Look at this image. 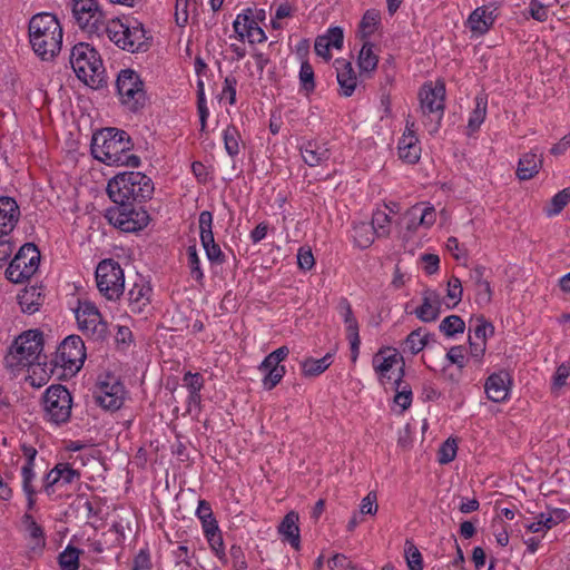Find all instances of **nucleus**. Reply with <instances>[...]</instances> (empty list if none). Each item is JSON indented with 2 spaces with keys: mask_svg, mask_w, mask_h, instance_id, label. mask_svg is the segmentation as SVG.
Listing matches in <instances>:
<instances>
[{
  "mask_svg": "<svg viewBox=\"0 0 570 570\" xmlns=\"http://www.w3.org/2000/svg\"><path fill=\"white\" fill-rule=\"evenodd\" d=\"M476 326L471 335L474 340L487 342L488 331L490 334L493 333V326L488 323L483 317L476 318Z\"/></svg>",
  "mask_w": 570,
  "mask_h": 570,
  "instance_id": "nucleus-60",
  "label": "nucleus"
},
{
  "mask_svg": "<svg viewBox=\"0 0 570 570\" xmlns=\"http://www.w3.org/2000/svg\"><path fill=\"white\" fill-rule=\"evenodd\" d=\"M507 377L505 373L492 374L488 377L484 390L489 400L499 403L507 399L509 393Z\"/></svg>",
  "mask_w": 570,
  "mask_h": 570,
  "instance_id": "nucleus-29",
  "label": "nucleus"
},
{
  "mask_svg": "<svg viewBox=\"0 0 570 570\" xmlns=\"http://www.w3.org/2000/svg\"><path fill=\"white\" fill-rule=\"evenodd\" d=\"M327 40L331 48L341 49L343 46L344 33L341 27H332L326 33L322 35Z\"/></svg>",
  "mask_w": 570,
  "mask_h": 570,
  "instance_id": "nucleus-55",
  "label": "nucleus"
},
{
  "mask_svg": "<svg viewBox=\"0 0 570 570\" xmlns=\"http://www.w3.org/2000/svg\"><path fill=\"white\" fill-rule=\"evenodd\" d=\"M85 358L86 347L83 341L78 335H70L60 343L52 362L55 366L70 373H76L81 368Z\"/></svg>",
  "mask_w": 570,
  "mask_h": 570,
  "instance_id": "nucleus-11",
  "label": "nucleus"
},
{
  "mask_svg": "<svg viewBox=\"0 0 570 570\" xmlns=\"http://www.w3.org/2000/svg\"><path fill=\"white\" fill-rule=\"evenodd\" d=\"M487 268L476 266L470 272V281L475 286V301L479 305H487L492 299V289L488 279L484 278Z\"/></svg>",
  "mask_w": 570,
  "mask_h": 570,
  "instance_id": "nucleus-26",
  "label": "nucleus"
},
{
  "mask_svg": "<svg viewBox=\"0 0 570 570\" xmlns=\"http://www.w3.org/2000/svg\"><path fill=\"white\" fill-rule=\"evenodd\" d=\"M76 24L88 35L99 36L105 28L106 14L98 0H69Z\"/></svg>",
  "mask_w": 570,
  "mask_h": 570,
  "instance_id": "nucleus-7",
  "label": "nucleus"
},
{
  "mask_svg": "<svg viewBox=\"0 0 570 570\" xmlns=\"http://www.w3.org/2000/svg\"><path fill=\"white\" fill-rule=\"evenodd\" d=\"M299 81L303 90L308 95L315 89L314 70L308 61H304L299 69Z\"/></svg>",
  "mask_w": 570,
  "mask_h": 570,
  "instance_id": "nucleus-46",
  "label": "nucleus"
},
{
  "mask_svg": "<svg viewBox=\"0 0 570 570\" xmlns=\"http://www.w3.org/2000/svg\"><path fill=\"white\" fill-rule=\"evenodd\" d=\"M46 358L38 360L32 365L28 366L29 376L28 380L30 381V384L36 387H40L45 385L55 371V363L51 361L50 364H48Z\"/></svg>",
  "mask_w": 570,
  "mask_h": 570,
  "instance_id": "nucleus-31",
  "label": "nucleus"
},
{
  "mask_svg": "<svg viewBox=\"0 0 570 570\" xmlns=\"http://www.w3.org/2000/svg\"><path fill=\"white\" fill-rule=\"evenodd\" d=\"M252 21L254 20L246 14H238L237 18L235 19L233 23L234 31L237 33L238 38L242 41L247 37V31H249Z\"/></svg>",
  "mask_w": 570,
  "mask_h": 570,
  "instance_id": "nucleus-54",
  "label": "nucleus"
},
{
  "mask_svg": "<svg viewBox=\"0 0 570 570\" xmlns=\"http://www.w3.org/2000/svg\"><path fill=\"white\" fill-rule=\"evenodd\" d=\"M20 208L17 202L7 196L0 197V237L8 236L17 226Z\"/></svg>",
  "mask_w": 570,
  "mask_h": 570,
  "instance_id": "nucleus-19",
  "label": "nucleus"
},
{
  "mask_svg": "<svg viewBox=\"0 0 570 570\" xmlns=\"http://www.w3.org/2000/svg\"><path fill=\"white\" fill-rule=\"evenodd\" d=\"M332 355L326 354L324 357L315 360V358H306L302 362V372L305 376H317L322 374L332 363Z\"/></svg>",
  "mask_w": 570,
  "mask_h": 570,
  "instance_id": "nucleus-38",
  "label": "nucleus"
},
{
  "mask_svg": "<svg viewBox=\"0 0 570 570\" xmlns=\"http://www.w3.org/2000/svg\"><path fill=\"white\" fill-rule=\"evenodd\" d=\"M400 158L409 164H415L421 156V147L415 135V121L409 116L405 131L399 141Z\"/></svg>",
  "mask_w": 570,
  "mask_h": 570,
  "instance_id": "nucleus-18",
  "label": "nucleus"
},
{
  "mask_svg": "<svg viewBox=\"0 0 570 570\" xmlns=\"http://www.w3.org/2000/svg\"><path fill=\"white\" fill-rule=\"evenodd\" d=\"M127 24L120 19H112L110 21L105 20V28L102 32H106L108 38L119 48L122 49V40H125Z\"/></svg>",
  "mask_w": 570,
  "mask_h": 570,
  "instance_id": "nucleus-37",
  "label": "nucleus"
},
{
  "mask_svg": "<svg viewBox=\"0 0 570 570\" xmlns=\"http://www.w3.org/2000/svg\"><path fill=\"white\" fill-rule=\"evenodd\" d=\"M134 144L125 130L104 128L96 132L91 139L92 156L108 166L138 167V156L129 154Z\"/></svg>",
  "mask_w": 570,
  "mask_h": 570,
  "instance_id": "nucleus-1",
  "label": "nucleus"
},
{
  "mask_svg": "<svg viewBox=\"0 0 570 570\" xmlns=\"http://www.w3.org/2000/svg\"><path fill=\"white\" fill-rule=\"evenodd\" d=\"M336 78L341 87V95L351 97L357 86V76L350 61L337 59L335 60Z\"/></svg>",
  "mask_w": 570,
  "mask_h": 570,
  "instance_id": "nucleus-23",
  "label": "nucleus"
},
{
  "mask_svg": "<svg viewBox=\"0 0 570 570\" xmlns=\"http://www.w3.org/2000/svg\"><path fill=\"white\" fill-rule=\"evenodd\" d=\"M126 390L124 384L115 376H107L101 381L95 391L96 403L108 411L119 410L125 401Z\"/></svg>",
  "mask_w": 570,
  "mask_h": 570,
  "instance_id": "nucleus-15",
  "label": "nucleus"
},
{
  "mask_svg": "<svg viewBox=\"0 0 570 570\" xmlns=\"http://www.w3.org/2000/svg\"><path fill=\"white\" fill-rule=\"evenodd\" d=\"M236 86L237 80L233 76H228L225 78L223 95L228 98L229 105H234L236 102Z\"/></svg>",
  "mask_w": 570,
  "mask_h": 570,
  "instance_id": "nucleus-63",
  "label": "nucleus"
},
{
  "mask_svg": "<svg viewBox=\"0 0 570 570\" xmlns=\"http://www.w3.org/2000/svg\"><path fill=\"white\" fill-rule=\"evenodd\" d=\"M97 287L102 296L109 301H117L125 289V274L114 259L101 261L96 268Z\"/></svg>",
  "mask_w": 570,
  "mask_h": 570,
  "instance_id": "nucleus-8",
  "label": "nucleus"
},
{
  "mask_svg": "<svg viewBox=\"0 0 570 570\" xmlns=\"http://www.w3.org/2000/svg\"><path fill=\"white\" fill-rule=\"evenodd\" d=\"M529 11L531 17L537 21L543 22L548 19L547 7L540 3L538 0L530 1Z\"/></svg>",
  "mask_w": 570,
  "mask_h": 570,
  "instance_id": "nucleus-62",
  "label": "nucleus"
},
{
  "mask_svg": "<svg viewBox=\"0 0 570 570\" xmlns=\"http://www.w3.org/2000/svg\"><path fill=\"white\" fill-rule=\"evenodd\" d=\"M462 292H463L462 283H461L460 278L452 276L448 283V293H446L448 297L451 301H453L451 307H454L460 303V301L462 298Z\"/></svg>",
  "mask_w": 570,
  "mask_h": 570,
  "instance_id": "nucleus-51",
  "label": "nucleus"
},
{
  "mask_svg": "<svg viewBox=\"0 0 570 570\" xmlns=\"http://www.w3.org/2000/svg\"><path fill=\"white\" fill-rule=\"evenodd\" d=\"M22 523L28 532L29 538L32 540V550H41L46 546V538L43 529L35 521L31 514L26 513L22 517Z\"/></svg>",
  "mask_w": 570,
  "mask_h": 570,
  "instance_id": "nucleus-33",
  "label": "nucleus"
},
{
  "mask_svg": "<svg viewBox=\"0 0 570 570\" xmlns=\"http://www.w3.org/2000/svg\"><path fill=\"white\" fill-rule=\"evenodd\" d=\"M80 472L69 463L56 464L45 476L43 489L48 495L55 492L53 488L68 485L80 480Z\"/></svg>",
  "mask_w": 570,
  "mask_h": 570,
  "instance_id": "nucleus-17",
  "label": "nucleus"
},
{
  "mask_svg": "<svg viewBox=\"0 0 570 570\" xmlns=\"http://www.w3.org/2000/svg\"><path fill=\"white\" fill-rule=\"evenodd\" d=\"M416 317L425 323L435 321L441 313V296L434 289L423 292L422 304L415 309Z\"/></svg>",
  "mask_w": 570,
  "mask_h": 570,
  "instance_id": "nucleus-20",
  "label": "nucleus"
},
{
  "mask_svg": "<svg viewBox=\"0 0 570 570\" xmlns=\"http://www.w3.org/2000/svg\"><path fill=\"white\" fill-rule=\"evenodd\" d=\"M79 330L94 341H104L108 336V325L99 309L90 302H80L76 309Z\"/></svg>",
  "mask_w": 570,
  "mask_h": 570,
  "instance_id": "nucleus-13",
  "label": "nucleus"
},
{
  "mask_svg": "<svg viewBox=\"0 0 570 570\" xmlns=\"http://www.w3.org/2000/svg\"><path fill=\"white\" fill-rule=\"evenodd\" d=\"M373 43L365 41L358 53L357 63L362 71H374L377 67L379 57L374 53Z\"/></svg>",
  "mask_w": 570,
  "mask_h": 570,
  "instance_id": "nucleus-36",
  "label": "nucleus"
},
{
  "mask_svg": "<svg viewBox=\"0 0 570 570\" xmlns=\"http://www.w3.org/2000/svg\"><path fill=\"white\" fill-rule=\"evenodd\" d=\"M223 138H224V146H225L226 153L230 157L237 156L240 151V148H239L240 134H239L238 129L235 126H228L224 130Z\"/></svg>",
  "mask_w": 570,
  "mask_h": 570,
  "instance_id": "nucleus-41",
  "label": "nucleus"
},
{
  "mask_svg": "<svg viewBox=\"0 0 570 570\" xmlns=\"http://www.w3.org/2000/svg\"><path fill=\"white\" fill-rule=\"evenodd\" d=\"M396 394L394 396V402L401 406L402 411H405L410 407L412 403V392L411 390H407L404 387L403 390L399 391V387L395 385Z\"/></svg>",
  "mask_w": 570,
  "mask_h": 570,
  "instance_id": "nucleus-64",
  "label": "nucleus"
},
{
  "mask_svg": "<svg viewBox=\"0 0 570 570\" xmlns=\"http://www.w3.org/2000/svg\"><path fill=\"white\" fill-rule=\"evenodd\" d=\"M43 348L42 333L30 330L19 335L11 344L4 362L11 371H20L32 365L38 360L46 358L41 355Z\"/></svg>",
  "mask_w": 570,
  "mask_h": 570,
  "instance_id": "nucleus-5",
  "label": "nucleus"
},
{
  "mask_svg": "<svg viewBox=\"0 0 570 570\" xmlns=\"http://www.w3.org/2000/svg\"><path fill=\"white\" fill-rule=\"evenodd\" d=\"M107 193L115 204L142 203L151 198L154 184L140 171L120 173L108 181Z\"/></svg>",
  "mask_w": 570,
  "mask_h": 570,
  "instance_id": "nucleus-3",
  "label": "nucleus"
},
{
  "mask_svg": "<svg viewBox=\"0 0 570 570\" xmlns=\"http://www.w3.org/2000/svg\"><path fill=\"white\" fill-rule=\"evenodd\" d=\"M377 497L375 492L367 493L366 497L363 498L360 511L362 514H371L374 515L377 512Z\"/></svg>",
  "mask_w": 570,
  "mask_h": 570,
  "instance_id": "nucleus-59",
  "label": "nucleus"
},
{
  "mask_svg": "<svg viewBox=\"0 0 570 570\" xmlns=\"http://www.w3.org/2000/svg\"><path fill=\"white\" fill-rule=\"evenodd\" d=\"M183 381L189 392H200L204 386V379L199 373L187 372Z\"/></svg>",
  "mask_w": 570,
  "mask_h": 570,
  "instance_id": "nucleus-58",
  "label": "nucleus"
},
{
  "mask_svg": "<svg viewBox=\"0 0 570 570\" xmlns=\"http://www.w3.org/2000/svg\"><path fill=\"white\" fill-rule=\"evenodd\" d=\"M331 570H356V567L344 554L336 553L328 560Z\"/></svg>",
  "mask_w": 570,
  "mask_h": 570,
  "instance_id": "nucleus-57",
  "label": "nucleus"
},
{
  "mask_svg": "<svg viewBox=\"0 0 570 570\" xmlns=\"http://www.w3.org/2000/svg\"><path fill=\"white\" fill-rule=\"evenodd\" d=\"M151 294L153 288L148 283H135L128 292L130 312L145 314L149 308Z\"/></svg>",
  "mask_w": 570,
  "mask_h": 570,
  "instance_id": "nucleus-21",
  "label": "nucleus"
},
{
  "mask_svg": "<svg viewBox=\"0 0 570 570\" xmlns=\"http://www.w3.org/2000/svg\"><path fill=\"white\" fill-rule=\"evenodd\" d=\"M488 99L481 94L475 97V107L470 115L468 127L471 131L480 128L487 116Z\"/></svg>",
  "mask_w": 570,
  "mask_h": 570,
  "instance_id": "nucleus-35",
  "label": "nucleus"
},
{
  "mask_svg": "<svg viewBox=\"0 0 570 570\" xmlns=\"http://www.w3.org/2000/svg\"><path fill=\"white\" fill-rule=\"evenodd\" d=\"M285 367L272 368L268 372H265V376L263 379V385L266 390L274 389L285 375Z\"/></svg>",
  "mask_w": 570,
  "mask_h": 570,
  "instance_id": "nucleus-53",
  "label": "nucleus"
},
{
  "mask_svg": "<svg viewBox=\"0 0 570 570\" xmlns=\"http://www.w3.org/2000/svg\"><path fill=\"white\" fill-rule=\"evenodd\" d=\"M6 276L12 283H22L26 279H29V277L24 275L23 271L19 267V261L10 262L6 269Z\"/></svg>",
  "mask_w": 570,
  "mask_h": 570,
  "instance_id": "nucleus-56",
  "label": "nucleus"
},
{
  "mask_svg": "<svg viewBox=\"0 0 570 570\" xmlns=\"http://www.w3.org/2000/svg\"><path fill=\"white\" fill-rule=\"evenodd\" d=\"M297 264L299 268L309 271L315 264L312 250L304 247L299 248L297 253Z\"/></svg>",
  "mask_w": 570,
  "mask_h": 570,
  "instance_id": "nucleus-61",
  "label": "nucleus"
},
{
  "mask_svg": "<svg viewBox=\"0 0 570 570\" xmlns=\"http://www.w3.org/2000/svg\"><path fill=\"white\" fill-rule=\"evenodd\" d=\"M389 351L381 350L373 357V367L375 372L379 374L380 382L385 385L386 383H392L400 387L402 377L404 375L402 357L393 351L390 354H386Z\"/></svg>",
  "mask_w": 570,
  "mask_h": 570,
  "instance_id": "nucleus-14",
  "label": "nucleus"
},
{
  "mask_svg": "<svg viewBox=\"0 0 570 570\" xmlns=\"http://www.w3.org/2000/svg\"><path fill=\"white\" fill-rule=\"evenodd\" d=\"M18 299L22 312L28 314L36 313L43 302L40 291L33 286L23 289Z\"/></svg>",
  "mask_w": 570,
  "mask_h": 570,
  "instance_id": "nucleus-32",
  "label": "nucleus"
},
{
  "mask_svg": "<svg viewBox=\"0 0 570 570\" xmlns=\"http://www.w3.org/2000/svg\"><path fill=\"white\" fill-rule=\"evenodd\" d=\"M199 232L200 242L206 250L207 258L212 263L222 264L224 262V254L218 244L215 243L213 234V214L208 210H203L199 214Z\"/></svg>",
  "mask_w": 570,
  "mask_h": 570,
  "instance_id": "nucleus-16",
  "label": "nucleus"
},
{
  "mask_svg": "<svg viewBox=\"0 0 570 570\" xmlns=\"http://www.w3.org/2000/svg\"><path fill=\"white\" fill-rule=\"evenodd\" d=\"M187 258H188V267L190 269V275L197 282L202 281L204 277V273L200 268V259L197 254L196 245H190L187 248Z\"/></svg>",
  "mask_w": 570,
  "mask_h": 570,
  "instance_id": "nucleus-47",
  "label": "nucleus"
},
{
  "mask_svg": "<svg viewBox=\"0 0 570 570\" xmlns=\"http://www.w3.org/2000/svg\"><path fill=\"white\" fill-rule=\"evenodd\" d=\"M542 156L535 151L524 154L518 163L517 176L521 180L533 178L542 167Z\"/></svg>",
  "mask_w": 570,
  "mask_h": 570,
  "instance_id": "nucleus-28",
  "label": "nucleus"
},
{
  "mask_svg": "<svg viewBox=\"0 0 570 570\" xmlns=\"http://www.w3.org/2000/svg\"><path fill=\"white\" fill-rule=\"evenodd\" d=\"M374 230L368 224L361 223L354 227V240L361 248H367L374 242Z\"/></svg>",
  "mask_w": 570,
  "mask_h": 570,
  "instance_id": "nucleus-42",
  "label": "nucleus"
},
{
  "mask_svg": "<svg viewBox=\"0 0 570 570\" xmlns=\"http://www.w3.org/2000/svg\"><path fill=\"white\" fill-rule=\"evenodd\" d=\"M440 331L446 336H454L463 333L465 328L464 321L458 315L446 316L439 326Z\"/></svg>",
  "mask_w": 570,
  "mask_h": 570,
  "instance_id": "nucleus-43",
  "label": "nucleus"
},
{
  "mask_svg": "<svg viewBox=\"0 0 570 570\" xmlns=\"http://www.w3.org/2000/svg\"><path fill=\"white\" fill-rule=\"evenodd\" d=\"M28 31L32 49L42 60H50L60 52L63 32L55 14H35L29 21Z\"/></svg>",
  "mask_w": 570,
  "mask_h": 570,
  "instance_id": "nucleus-2",
  "label": "nucleus"
},
{
  "mask_svg": "<svg viewBox=\"0 0 570 570\" xmlns=\"http://www.w3.org/2000/svg\"><path fill=\"white\" fill-rule=\"evenodd\" d=\"M405 558L410 570H422L423 562L419 549L410 541L405 542Z\"/></svg>",
  "mask_w": 570,
  "mask_h": 570,
  "instance_id": "nucleus-48",
  "label": "nucleus"
},
{
  "mask_svg": "<svg viewBox=\"0 0 570 570\" xmlns=\"http://www.w3.org/2000/svg\"><path fill=\"white\" fill-rule=\"evenodd\" d=\"M570 203V188H564L557 193L546 206L544 212L548 217H552L562 212V209Z\"/></svg>",
  "mask_w": 570,
  "mask_h": 570,
  "instance_id": "nucleus-40",
  "label": "nucleus"
},
{
  "mask_svg": "<svg viewBox=\"0 0 570 570\" xmlns=\"http://www.w3.org/2000/svg\"><path fill=\"white\" fill-rule=\"evenodd\" d=\"M298 514L294 511L288 512L281 524L278 525V532L284 537L289 544L298 550L299 549V528H298Z\"/></svg>",
  "mask_w": 570,
  "mask_h": 570,
  "instance_id": "nucleus-30",
  "label": "nucleus"
},
{
  "mask_svg": "<svg viewBox=\"0 0 570 570\" xmlns=\"http://www.w3.org/2000/svg\"><path fill=\"white\" fill-rule=\"evenodd\" d=\"M458 444L454 439L449 438L439 449V462L441 464H448L452 462L456 456Z\"/></svg>",
  "mask_w": 570,
  "mask_h": 570,
  "instance_id": "nucleus-49",
  "label": "nucleus"
},
{
  "mask_svg": "<svg viewBox=\"0 0 570 570\" xmlns=\"http://www.w3.org/2000/svg\"><path fill=\"white\" fill-rule=\"evenodd\" d=\"M122 40V50L129 52L147 51L149 48L148 38L142 23L135 21L127 24L126 36Z\"/></svg>",
  "mask_w": 570,
  "mask_h": 570,
  "instance_id": "nucleus-22",
  "label": "nucleus"
},
{
  "mask_svg": "<svg viewBox=\"0 0 570 570\" xmlns=\"http://www.w3.org/2000/svg\"><path fill=\"white\" fill-rule=\"evenodd\" d=\"M497 8L490 9L487 6L476 8L469 17L468 23L473 32L485 33L497 18Z\"/></svg>",
  "mask_w": 570,
  "mask_h": 570,
  "instance_id": "nucleus-25",
  "label": "nucleus"
},
{
  "mask_svg": "<svg viewBox=\"0 0 570 570\" xmlns=\"http://www.w3.org/2000/svg\"><path fill=\"white\" fill-rule=\"evenodd\" d=\"M338 311L346 325V336L358 334V323L353 314L352 306L346 298H341Z\"/></svg>",
  "mask_w": 570,
  "mask_h": 570,
  "instance_id": "nucleus-39",
  "label": "nucleus"
},
{
  "mask_svg": "<svg viewBox=\"0 0 570 570\" xmlns=\"http://www.w3.org/2000/svg\"><path fill=\"white\" fill-rule=\"evenodd\" d=\"M42 403L48 421L61 424L70 419L72 397L66 386L61 384L49 386L43 394Z\"/></svg>",
  "mask_w": 570,
  "mask_h": 570,
  "instance_id": "nucleus-9",
  "label": "nucleus"
},
{
  "mask_svg": "<svg viewBox=\"0 0 570 570\" xmlns=\"http://www.w3.org/2000/svg\"><path fill=\"white\" fill-rule=\"evenodd\" d=\"M380 16L375 11H366L361 21L362 37H368L374 32L375 26L379 23Z\"/></svg>",
  "mask_w": 570,
  "mask_h": 570,
  "instance_id": "nucleus-50",
  "label": "nucleus"
},
{
  "mask_svg": "<svg viewBox=\"0 0 570 570\" xmlns=\"http://www.w3.org/2000/svg\"><path fill=\"white\" fill-rule=\"evenodd\" d=\"M301 155L305 164L311 167L318 166L330 159V150L324 144L307 141L301 147Z\"/></svg>",
  "mask_w": 570,
  "mask_h": 570,
  "instance_id": "nucleus-27",
  "label": "nucleus"
},
{
  "mask_svg": "<svg viewBox=\"0 0 570 570\" xmlns=\"http://www.w3.org/2000/svg\"><path fill=\"white\" fill-rule=\"evenodd\" d=\"M390 216L385 212L379 209L373 214L372 223L370 226L373 227V230L377 236H387L390 233Z\"/></svg>",
  "mask_w": 570,
  "mask_h": 570,
  "instance_id": "nucleus-45",
  "label": "nucleus"
},
{
  "mask_svg": "<svg viewBox=\"0 0 570 570\" xmlns=\"http://www.w3.org/2000/svg\"><path fill=\"white\" fill-rule=\"evenodd\" d=\"M420 109L424 117V125L431 134L439 130L444 112L445 85L438 80L424 85L420 92Z\"/></svg>",
  "mask_w": 570,
  "mask_h": 570,
  "instance_id": "nucleus-6",
  "label": "nucleus"
},
{
  "mask_svg": "<svg viewBox=\"0 0 570 570\" xmlns=\"http://www.w3.org/2000/svg\"><path fill=\"white\" fill-rule=\"evenodd\" d=\"M80 551L73 547H67L59 556V564L61 570H77Z\"/></svg>",
  "mask_w": 570,
  "mask_h": 570,
  "instance_id": "nucleus-44",
  "label": "nucleus"
},
{
  "mask_svg": "<svg viewBox=\"0 0 570 570\" xmlns=\"http://www.w3.org/2000/svg\"><path fill=\"white\" fill-rule=\"evenodd\" d=\"M429 334L422 328L411 332L403 343V352H409L412 355L420 353L428 344Z\"/></svg>",
  "mask_w": 570,
  "mask_h": 570,
  "instance_id": "nucleus-34",
  "label": "nucleus"
},
{
  "mask_svg": "<svg viewBox=\"0 0 570 570\" xmlns=\"http://www.w3.org/2000/svg\"><path fill=\"white\" fill-rule=\"evenodd\" d=\"M21 476H22L23 492L24 493H36V488L33 485V481L36 479L35 466L22 465Z\"/></svg>",
  "mask_w": 570,
  "mask_h": 570,
  "instance_id": "nucleus-52",
  "label": "nucleus"
},
{
  "mask_svg": "<svg viewBox=\"0 0 570 570\" xmlns=\"http://www.w3.org/2000/svg\"><path fill=\"white\" fill-rule=\"evenodd\" d=\"M70 65L78 77L87 86L98 89L106 83V70L98 51L89 43L79 42L70 52Z\"/></svg>",
  "mask_w": 570,
  "mask_h": 570,
  "instance_id": "nucleus-4",
  "label": "nucleus"
},
{
  "mask_svg": "<svg viewBox=\"0 0 570 570\" xmlns=\"http://www.w3.org/2000/svg\"><path fill=\"white\" fill-rule=\"evenodd\" d=\"M12 261H19V267L30 278L38 269L40 253L36 245L27 243L20 247Z\"/></svg>",
  "mask_w": 570,
  "mask_h": 570,
  "instance_id": "nucleus-24",
  "label": "nucleus"
},
{
  "mask_svg": "<svg viewBox=\"0 0 570 570\" xmlns=\"http://www.w3.org/2000/svg\"><path fill=\"white\" fill-rule=\"evenodd\" d=\"M116 87L122 105L131 111H137L145 104V91L139 76L131 69L119 72Z\"/></svg>",
  "mask_w": 570,
  "mask_h": 570,
  "instance_id": "nucleus-12",
  "label": "nucleus"
},
{
  "mask_svg": "<svg viewBox=\"0 0 570 570\" xmlns=\"http://www.w3.org/2000/svg\"><path fill=\"white\" fill-rule=\"evenodd\" d=\"M106 218L122 232L132 233L148 225L149 215L142 208H135L134 204H116L106 210Z\"/></svg>",
  "mask_w": 570,
  "mask_h": 570,
  "instance_id": "nucleus-10",
  "label": "nucleus"
}]
</instances>
